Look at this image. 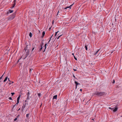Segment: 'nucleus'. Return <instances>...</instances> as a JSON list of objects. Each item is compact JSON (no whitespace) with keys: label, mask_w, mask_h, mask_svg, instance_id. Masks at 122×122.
<instances>
[{"label":"nucleus","mask_w":122,"mask_h":122,"mask_svg":"<svg viewBox=\"0 0 122 122\" xmlns=\"http://www.w3.org/2000/svg\"><path fill=\"white\" fill-rule=\"evenodd\" d=\"M27 100H28L29 99V96H27V97L26 98Z\"/></svg>","instance_id":"30"},{"label":"nucleus","mask_w":122,"mask_h":122,"mask_svg":"<svg viewBox=\"0 0 122 122\" xmlns=\"http://www.w3.org/2000/svg\"><path fill=\"white\" fill-rule=\"evenodd\" d=\"M117 109L118 108L117 107V106H116L115 107V108L114 109V108L112 110L114 112H115L117 111Z\"/></svg>","instance_id":"5"},{"label":"nucleus","mask_w":122,"mask_h":122,"mask_svg":"<svg viewBox=\"0 0 122 122\" xmlns=\"http://www.w3.org/2000/svg\"><path fill=\"white\" fill-rule=\"evenodd\" d=\"M72 5H71L69 7H66L64 8H63H63H63L64 9H67L68 8H69V9H71V7Z\"/></svg>","instance_id":"6"},{"label":"nucleus","mask_w":122,"mask_h":122,"mask_svg":"<svg viewBox=\"0 0 122 122\" xmlns=\"http://www.w3.org/2000/svg\"><path fill=\"white\" fill-rule=\"evenodd\" d=\"M38 95L39 97H40L41 95V94L40 93H38Z\"/></svg>","instance_id":"34"},{"label":"nucleus","mask_w":122,"mask_h":122,"mask_svg":"<svg viewBox=\"0 0 122 122\" xmlns=\"http://www.w3.org/2000/svg\"><path fill=\"white\" fill-rule=\"evenodd\" d=\"M11 94H12V96H13L15 94V93H14V92H12V93H11Z\"/></svg>","instance_id":"29"},{"label":"nucleus","mask_w":122,"mask_h":122,"mask_svg":"<svg viewBox=\"0 0 122 122\" xmlns=\"http://www.w3.org/2000/svg\"><path fill=\"white\" fill-rule=\"evenodd\" d=\"M25 103L26 102H27V100H25Z\"/></svg>","instance_id":"45"},{"label":"nucleus","mask_w":122,"mask_h":122,"mask_svg":"<svg viewBox=\"0 0 122 122\" xmlns=\"http://www.w3.org/2000/svg\"><path fill=\"white\" fill-rule=\"evenodd\" d=\"M19 61V60L17 62H18Z\"/></svg>","instance_id":"47"},{"label":"nucleus","mask_w":122,"mask_h":122,"mask_svg":"<svg viewBox=\"0 0 122 122\" xmlns=\"http://www.w3.org/2000/svg\"><path fill=\"white\" fill-rule=\"evenodd\" d=\"M73 76L74 78H75V77L74 75H73Z\"/></svg>","instance_id":"42"},{"label":"nucleus","mask_w":122,"mask_h":122,"mask_svg":"<svg viewBox=\"0 0 122 122\" xmlns=\"http://www.w3.org/2000/svg\"><path fill=\"white\" fill-rule=\"evenodd\" d=\"M108 108H109V109H111V110H112L114 108H111V107H109Z\"/></svg>","instance_id":"24"},{"label":"nucleus","mask_w":122,"mask_h":122,"mask_svg":"<svg viewBox=\"0 0 122 122\" xmlns=\"http://www.w3.org/2000/svg\"><path fill=\"white\" fill-rule=\"evenodd\" d=\"M62 35H60V36H59L57 38V39H59V38Z\"/></svg>","instance_id":"33"},{"label":"nucleus","mask_w":122,"mask_h":122,"mask_svg":"<svg viewBox=\"0 0 122 122\" xmlns=\"http://www.w3.org/2000/svg\"><path fill=\"white\" fill-rule=\"evenodd\" d=\"M5 73V72H4V74L2 75V76L1 77H0V80L1 79H2V77L3 76Z\"/></svg>","instance_id":"18"},{"label":"nucleus","mask_w":122,"mask_h":122,"mask_svg":"<svg viewBox=\"0 0 122 122\" xmlns=\"http://www.w3.org/2000/svg\"><path fill=\"white\" fill-rule=\"evenodd\" d=\"M96 95L99 96H105L107 95V93L105 92H96L94 95Z\"/></svg>","instance_id":"2"},{"label":"nucleus","mask_w":122,"mask_h":122,"mask_svg":"<svg viewBox=\"0 0 122 122\" xmlns=\"http://www.w3.org/2000/svg\"><path fill=\"white\" fill-rule=\"evenodd\" d=\"M25 107L26 106H25L24 105H23L22 107V109H23L24 108H25Z\"/></svg>","instance_id":"20"},{"label":"nucleus","mask_w":122,"mask_h":122,"mask_svg":"<svg viewBox=\"0 0 122 122\" xmlns=\"http://www.w3.org/2000/svg\"><path fill=\"white\" fill-rule=\"evenodd\" d=\"M15 1L16 0H14L13 2V3H14V4H13V5L12 7V8L13 7H14L15 5Z\"/></svg>","instance_id":"7"},{"label":"nucleus","mask_w":122,"mask_h":122,"mask_svg":"<svg viewBox=\"0 0 122 122\" xmlns=\"http://www.w3.org/2000/svg\"><path fill=\"white\" fill-rule=\"evenodd\" d=\"M115 82V81L114 80H113V81L112 82V83H114Z\"/></svg>","instance_id":"37"},{"label":"nucleus","mask_w":122,"mask_h":122,"mask_svg":"<svg viewBox=\"0 0 122 122\" xmlns=\"http://www.w3.org/2000/svg\"><path fill=\"white\" fill-rule=\"evenodd\" d=\"M75 83L76 85V89L77 88V85H80V83H78L76 81H75Z\"/></svg>","instance_id":"8"},{"label":"nucleus","mask_w":122,"mask_h":122,"mask_svg":"<svg viewBox=\"0 0 122 122\" xmlns=\"http://www.w3.org/2000/svg\"><path fill=\"white\" fill-rule=\"evenodd\" d=\"M51 27H50L49 28V30H51Z\"/></svg>","instance_id":"44"},{"label":"nucleus","mask_w":122,"mask_h":122,"mask_svg":"<svg viewBox=\"0 0 122 122\" xmlns=\"http://www.w3.org/2000/svg\"><path fill=\"white\" fill-rule=\"evenodd\" d=\"M52 36H53V35H52V36H51V38H50V40H49V42H49L50 41V40H51V38H52Z\"/></svg>","instance_id":"36"},{"label":"nucleus","mask_w":122,"mask_h":122,"mask_svg":"<svg viewBox=\"0 0 122 122\" xmlns=\"http://www.w3.org/2000/svg\"><path fill=\"white\" fill-rule=\"evenodd\" d=\"M72 55H74V54L73 53H72Z\"/></svg>","instance_id":"48"},{"label":"nucleus","mask_w":122,"mask_h":122,"mask_svg":"<svg viewBox=\"0 0 122 122\" xmlns=\"http://www.w3.org/2000/svg\"><path fill=\"white\" fill-rule=\"evenodd\" d=\"M13 83V82H12V83H9V85H10L11 84V83Z\"/></svg>","instance_id":"39"},{"label":"nucleus","mask_w":122,"mask_h":122,"mask_svg":"<svg viewBox=\"0 0 122 122\" xmlns=\"http://www.w3.org/2000/svg\"><path fill=\"white\" fill-rule=\"evenodd\" d=\"M9 100H12V98L11 97H9Z\"/></svg>","instance_id":"26"},{"label":"nucleus","mask_w":122,"mask_h":122,"mask_svg":"<svg viewBox=\"0 0 122 122\" xmlns=\"http://www.w3.org/2000/svg\"><path fill=\"white\" fill-rule=\"evenodd\" d=\"M45 32L44 31H43L42 33V37L43 38L44 37V36L45 35Z\"/></svg>","instance_id":"11"},{"label":"nucleus","mask_w":122,"mask_h":122,"mask_svg":"<svg viewBox=\"0 0 122 122\" xmlns=\"http://www.w3.org/2000/svg\"><path fill=\"white\" fill-rule=\"evenodd\" d=\"M30 46V45H27L26 47H25V48L24 49V50H25V51L26 52L25 54V58L24 59H25V58H26L27 56L29 55V51H30V50L29 49H27V46Z\"/></svg>","instance_id":"1"},{"label":"nucleus","mask_w":122,"mask_h":122,"mask_svg":"<svg viewBox=\"0 0 122 122\" xmlns=\"http://www.w3.org/2000/svg\"><path fill=\"white\" fill-rule=\"evenodd\" d=\"M80 91H81V92L82 91V89H80Z\"/></svg>","instance_id":"43"},{"label":"nucleus","mask_w":122,"mask_h":122,"mask_svg":"<svg viewBox=\"0 0 122 122\" xmlns=\"http://www.w3.org/2000/svg\"><path fill=\"white\" fill-rule=\"evenodd\" d=\"M121 117H122V116H121Z\"/></svg>","instance_id":"52"},{"label":"nucleus","mask_w":122,"mask_h":122,"mask_svg":"<svg viewBox=\"0 0 122 122\" xmlns=\"http://www.w3.org/2000/svg\"><path fill=\"white\" fill-rule=\"evenodd\" d=\"M32 70H33V69H30V71H29V72L30 73H31V71Z\"/></svg>","instance_id":"27"},{"label":"nucleus","mask_w":122,"mask_h":122,"mask_svg":"<svg viewBox=\"0 0 122 122\" xmlns=\"http://www.w3.org/2000/svg\"><path fill=\"white\" fill-rule=\"evenodd\" d=\"M43 45V43H42V44L41 45V47L39 49V51H41V50L43 48L42 46Z\"/></svg>","instance_id":"9"},{"label":"nucleus","mask_w":122,"mask_h":122,"mask_svg":"<svg viewBox=\"0 0 122 122\" xmlns=\"http://www.w3.org/2000/svg\"><path fill=\"white\" fill-rule=\"evenodd\" d=\"M47 45V43H46L45 44V45L44 46V47H45V50L43 52H45V50L46 49V46Z\"/></svg>","instance_id":"10"},{"label":"nucleus","mask_w":122,"mask_h":122,"mask_svg":"<svg viewBox=\"0 0 122 122\" xmlns=\"http://www.w3.org/2000/svg\"><path fill=\"white\" fill-rule=\"evenodd\" d=\"M20 95L17 98V102H18V101L19 102V100L20 99Z\"/></svg>","instance_id":"14"},{"label":"nucleus","mask_w":122,"mask_h":122,"mask_svg":"<svg viewBox=\"0 0 122 122\" xmlns=\"http://www.w3.org/2000/svg\"><path fill=\"white\" fill-rule=\"evenodd\" d=\"M8 80H9V81H10V82H11V81H10V80H9V78H8Z\"/></svg>","instance_id":"41"},{"label":"nucleus","mask_w":122,"mask_h":122,"mask_svg":"<svg viewBox=\"0 0 122 122\" xmlns=\"http://www.w3.org/2000/svg\"><path fill=\"white\" fill-rule=\"evenodd\" d=\"M19 101L18 102H17V103H16V104L15 105H16L17 104H18V103H19Z\"/></svg>","instance_id":"40"},{"label":"nucleus","mask_w":122,"mask_h":122,"mask_svg":"<svg viewBox=\"0 0 122 122\" xmlns=\"http://www.w3.org/2000/svg\"><path fill=\"white\" fill-rule=\"evenodd\" d=\"M29 35L30 37H32V34L31 32L30 33Z\"/></svg>","instance_id":"16"},{"label":"nucleus","mask_w":122,"mask_h":122,"mask_svg":"<svg viewBox=\"0 0 122 122\" xmlns=\"http://www.w3.org/2000/svg\"><path fill=\"white\" fill-rule=\"evenodd\" d=\"M28 104L27 103V102H25V104L24 105L25 106H26L27 105H28Z\"/></svg>","instance_id":"22"},{"label":"nucleus","mask_w":122,"mask_h":122,"mask_svg":"<svg viewBox=\"0 0 122 122\" xmlns=\"http://www.w3.org/2000/svg\"><path fill=\"white\" fill-rule=\"evenodd\" d=\"M9 11L10 13H11L13 12V11L12 10H9Z\"/></svg>","instance_id":"19"},{"label":"nucleus","mask_w":122,"mask_h":122,"mask_svg":"<svg viewBox=\"0 0 122 122\" xmlns=\"http://www.w3.org/2000/svg\"><path fill=\"white\" fill-rule=\"evenodd\" d=\"M74 58L76 60H77V58L75 57V56H74Z\"/></svg>","instance_id":"32"},{"label":"nucleus","mask_w":122,"mask_h":122,"mask_svg":"<svg viewBox=\"0 0 122 122\" xmlns=\"http://www.w3.org/2000/svg\"><path fill=\"white\" fill-rule=\"evenodd\" d=\"M92 120H94V119H92Z\"/></svg>","instance_id":"50"},{"label":"nucleus","mask_w":122,"mask_h":122,"mask_svg":"<svg viewBox=\"0 0 122 122\" xmlns=\"http://www.w3.org/2000/svg\"><path fill=\"white\" fill-rule=\"evenodd\" d=\"M37 46L36 44H33L32 45V48L31 50L32 51L34 50L35 51L36 50Z\"/></svg>","instance_id":"3"},{"label":"nucleus","mask_w":122,"mask_h":122,"mask_svg":"<svg viewBox=\"0 0 122 122\" xmlns=\"http://www.w3.org/2000/svg\"><path fill=\"white\" fill-rule=\"evenodd\" d=\"M57 95H56L54 96L53 97V99H57Z\"/></svg>","instance_id":"12"},{"label":"nucleus","mask_w":122,"mask_h":122,"mask_svg":"<svg viewBox=\"0 0 122 122\" xmlns=\"http://www.w3.org/2000/svg\"><path fill=\"white\" fill-rule=\"evenodd\" d=\"M62 11V9H61V8H60V9H59V10L58 11V13H57V15H58V14L60 12H59V11Z\"/></svg>","instance_id":"13"},{"label":"nucleus","mask_w":122,"mask_h":122,"mask_svg":"<svg viewBox=\"0 0 122 122\" xmlns=\"http://www.w3.org/2000/svg\"><path fill=\"white\" fill-rule=\"evenodd\" d=\"M17 118H15L14 119V121H16V120H17Z\"/></svg>","instance_id":"31"},{"label":"nucleus","mask_w":122,"mask_h":122,"mask_svg":"<svg viewBox=\"0 0 122 122\" xmlns=\"http://www.w3.org/2000/svg\"><path fill=\"white\" fill-rule=\"evenodd\" d=\"M15 14H13L10 17H9V20H11L13 19L15 17Z\"/></svg>","instance_id":"4"},{"label":"nucleus","mask_w":122,"mask_h":122,"mask_svg":"<svg viewBox=\"0 0 122 122\" xmlns=\"http://www.w3.org/2000/svg\"><path fill=\"white\" fill-rule=\"evenodd\" d=\"M59 32V31H58L57 32H56V33H55V36H56V35L57 34V33Z\"/></svg>","instance_id":"25"},{"label":"nucleus","mask_w":122,"mask_h":122,"mask_svg":"<svg viewBox=\"0 0 122 122\" xmlns=\"http://www.w3.org/2000/svg\"><path fill=\"white\" fill-rule=\"evenodd\" d=\"M73 70L75 71H77V70L76 69H73Z\"/></svg>","instance_id":"38"},{"label":"nucleus","mask_w":122,"mask_h":122,"mask_svg":"<svg viewBox=\"0 0 122 122\" xmlns=\"http://www.w3.org/2000/svg\"><path fill=\"white\" fill-rule=\"evenodd\" d=\"M85 47L86 49V50H87V45H85Z\"/></svg>","instance_id":"17"},{"label":"nucleus","mask_w":122,"mask_h":122,"mask_svg":"<svg viewBox=\"0 0 122 122\" xmlns=\"http://www.w3.org/2000/svg\"><path fill=\"white\" fill-rule=\"evenodd\" d=\"M112 53V52H111V53Z\"/></svg>","instance_id":"51"},{"label":"nucleus","mask_w":122,"mask_h":122,"mask_svg":"<svg viewBox=\"0 0 122 122\" xmlns=\"http://www.w3.org/2000/svg\"><path fill=\"white\" fill-rule=\"evenodd\" d=\"M99 50H98L97 51H96L95 53H94V55H96V54H97V53L98 52V51H99Z\"/></svg>","instance_id":"21"},{"label":"nucleus","mask_w":122,"mask_h":122,"mask_svg":"<svg viewBox=\"0 0 122 122\" xmlns=\"http://www.w3.org/2000/svg\"><path fill=\"white\" fill-rule=\"evenodd\" d=\"M115 21L116 20V19H115Z\"/></svg>","instance_id":"49"},{"label":"nucleus","mask_w":122,"mask_h":122,"mask_svg":"<svg viewBox=\"0 0 122 122\" xmlns=\"http://www.w3.org/2000/svg\"><path fill=\"white\" fill-rule=\"evenodd\" d=\"M30 93L29 92H28L27 94V96H29L30 95Z\"/></svg>","instance_id":"28"},{"label":"nucleus","mask_w":122,"mask_h":122,"mask_svg":"<svg viewBox=\"0 0 122 122\" xmlns=\"http://www.w3.org/2000/svg\"><path fill=\"white\" fill-rule=\"evenodd\" d=\"M15 105H14L12 109V110L14 108V107H15Z\"/></svg>","instance_id":"35"},{"label":"nucleus","mask_w":122,"mask_h":122,"mask_svg":"<svg viewBox=\"0 0 122 122\" xmlns=\"http://www.w3.org/2000/svg\"><path fill=\"white\" fill-rule=\"evenodd\" d=\"M7 79H8V76L6 77H5V80H4V81H3L4 82H5L6 81H7Z\"/></svg>","instance_id":"15"},{"label":"nucleus","mask_w":122,"mask_h":122,"mask_svg":"<svg viewBox=\"0 0 122 122\" xmlns=\"http://www.w3.org/2000/svg\"><path fill=\"white\" fill-rule=\"evenodd\" d=\"M20 109L19 108V109H18V111L19 110H20Z\"/></svg>","instance_id":"46"},{"label":"nucleus","mask_w":122,"mask_h":122,"mask_svg":"<svg viewBox=\"0 0 122 122\" xmlns=\"http://www.w3.org/2000/svg\"><path fill=\"white\" fill-rule=\"evenodd\" d=\"M29 114H27L26 115V117H29Z\"/></svg>","instance_id":"23"}]
</instances>
